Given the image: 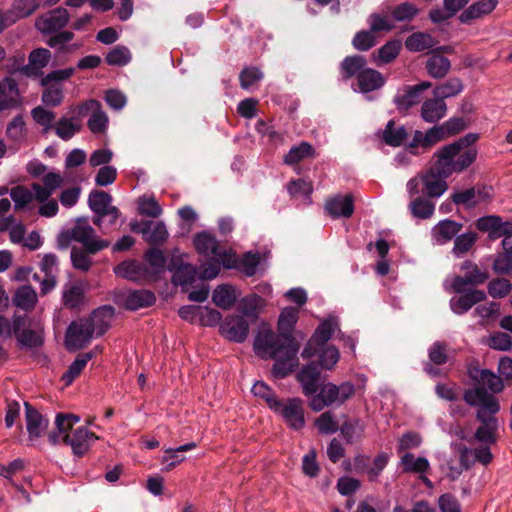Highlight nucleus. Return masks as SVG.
<instances>
[{
  "instance_id": "bf43d9fd",
  "label": "nucleus",
  "mask_w": 512,
  "mask_h": 512,
  "mask_svg": "<svg viewBox=\"0 0 512 512\" xmlns=\"http://www.w3.org/2000/svg\"><path fill=\"white\" fill-rule=\"evenodd\" d=\"M262 79L263 73L256 67H246L239 75L240 85L245 90L254 89Z\"/></svg>"
},
{
  "instance_id": "20e7f679",
  "label": "nucleus",
  "mask_w": 512,
  "mask_h": 512,
  "mask_svg": "<svg viewBox=\"0 0 512 512\" xmlns=\"http://www.w3.org/2000/svg\"><path fill=\"white\" fill-rule=\"evenodd\" d=\"M446 176L438 168V160L436 159L434 166L416 177L411 178L407 182V191L410 197L422 194L429 198H439L447 190Z\"/></svg>"
},
{
  "instance_id": "a211bd4d",
  "label": "nucleus",
  "mask_w": 512,
  "mask_h": 512,
  "mask_svg": "<svg viewBox=\"0 0 512 512\" xmlns=\"http://www.w3.org/2000/svg\"><path fill=\"white\" fill-rule=\"evenodd\" d=\"M477 228L480 231L488 232L491 239L508 237L512 234V222L503 221L501 217L489 215L481 217L477 220Z\"/></svg>"
},
{
  "instance_id": "f03ea898",
  "label": "nucleus",
  "mask_w": 512,
  "mask_h": 512,
  "mask_svg": "<svg viewBox=\"0 0 512 512\" xmlns=\"http://www.w3.org/2000/svg\"><path fill=\"white\" fill-rule=\"evenodd\" d=\"M254 352L262 359H273L272 374L277 379L288 376L299 359V344L292 335H278L265 324H262L253 343Z\"/></svg>"
},
{
  "instance_id": "9d476101",
  "label": "nucleus",
  "mask_w": 512,
  "mask_h": 512,
  "mask_svg": "<svg viewBox=\"0 0 512 512\" xmlns=\"http://www.w3.org/2000/svg\"><path fill=\"white\" fill-rule=\"evenodd\" d=\"M70 113H77L79 117H84L90 113L87 125L93 134L105 132L108 126V116L102 109L98 100L90 99L86 102L72 108Z\"/></svg>"
},
{
  "instance_id": "de8ad7c7",
  "label": "nucleus",
  "mask_w": 512,
  "mask_h": 512,
  "mask_svg": "<svg viewBox=\"0 0 512 512\" xmlns=\"http://www.w3.org/2000/svg\"><path fill=\"white\" fill-rule=\"evenodd\" d=\"M451 63L448 58L434 54L426 62V69L433 78H442L450 70Z\"/></svg>"
},
{
  "instance_id": "f8f14e48",
  "label": "nucleus",
  "mask_w": 512,
  "mask_h": 512,
  "mask_svg": "<svg viewBox=\"0 0 512 512\" xmlns=\"http://www.w3.org/2000/svg\"><path fill=\"white\" fill-rule=\"evenodd\" d=\"M67 9L58 7L40 15L35 21L36 29L43 35H51L61 31L69 22Z\"/></svg>"
},
{
  "instance_id": "4be33fe9",
  "label": "nucleus",
  "mask_w": 512,
  "mask_h": 512,
  "mask_svg": "<svg viewBox=\"0 0 512 512\" xmlns=\"http://www.w3.org/2000/svg\"><path fill=\"white\" fill-rule=\"evenodd\" d=\"M132 230L141 233L150 244H161L168 238V231L163 222L143 221L132 225Z\"/></svg>"
},
{
  "instance_id": "cd10ccee",
  "label": "nucleus",
  "mask_w": 512,
  "mask_h": 512,
  "mask_svg": "<svg viewBox=\"0 0 512 512\" xmlns=\"http://www.w3.org/2000/svg\"><path fill=\"white\" fill-rule=\"evenodd\" d=\"M325 209L332 218H349L354 212L353 197L350 194L337 195L326 202Z\"/></svg>"
},
{
  "instance_id": "e433bc0d",
  "label": "nucleus",
  "mask_w": 512,
  "mask_h": 512,
  "mask_svg": "<svg viewBox=\"0 0 512 512\" xmlns=\"http://www.w3.org/2000/svg\"><path fill=\"white\" fill-rule=\"evenodd\" d=\"M358 86L362 93H368L381 88L385 80L382 74L372 68H366L358 74Z\"/></svg>"
},
{
  "instance_id": "3c124183",
  "label": "nucleus",
  "mask_w": 512,
  "mask_h": 512,
  "mask_svg": "<svg viewBox=\"0 0 512 512\" xmlns=\"http://www.w3.org/2000/svg\"><path fill=\"white\" fill-rule=\"evenodd\" d=\"M93 355V352H87L76 357L69 366L67 372L62 376V380L66 385H70L74 379L81 374L88 361L92 359Z\"/></svg>"
},
{
  "instance_id": "4c0bfd02",
  "label": "nucleus",
  "mask_w": 512,
  "mask_h": 512,
  "mask_svg": "<svg viewBox=\"0 0 512 512\" xmlns=\"http://www.w3.org/2000/svg\"><path fill=\"white\" fill-rule=\"evenodd\" d=\"M316 151L314 147L306 142L302 141L298 145L290 148L288 153L284 156L283 162L289 166L296 165L303 160L313 159L316 157Z\"/></svg>"
},
{
  "instance_id": "0e129e2a",
  "label": "nucleus",
  "mask_w": 512,
  "mask_h": 512,
  "mask_svg": "<svg viewBox=\"0 0 512 512\" xmlns=\"http://www.w3.org/2000/svg\"><path fill=\"white\" fill-rule=\"evenodd\" d=\"M131 60V53L129 49L125 46H115L109 53L106 55V62L109 65L113 66H124L128 64Z\"/></svg>"
},
{
  "instance_id": "4d7b16f0",
  "label": "nucleus",
  "mask_w": 512,
  "mask_h": 512,
  "mask_svg": "<svg viewBox=\"0 0 512 512\" xmlns=\"http://www.w3.org/2000/svg\"><path fill=\"white\" fill-rule=\"evenodd\" d=\"M236 261L234 268H239L247 276H253L260 263V255L258 252H247L240 259L236 257Z\"/></svg>"
},
{
  "instance_id": "603ef678",
  "label": "nucleus",
  "mask_w": 512,
  "mask_h": 512,
  "mask_svg": "<svg viewBox=\"0 0 512 512\" xmlns=\"http://www.w3.org/2000/svg\"><path fill=\"white\" fill-rule=\"evenodd\" d=\"M114 273L119 277L138 281L142 277L143 267L136 261H124L114 268Z\"/></svg>"
},
{
  "instance_id": "4468645a",
  "label": "nucleus",
  "mask_w": 512,
  "mask_h": 512,
  "mask_svg": "<svg viewBox=\"0 0 512 512\" xmlns=\"http://www.w3.org/2000/svg\"><path fill=\"white\" fill-rule=\"evenodd\" d=\"M445 138L446 137L440 125H435L429 128L426 132L416 130L413 134L412 140L408 144V148L413 156H416L421 153L420 150L424 152Z\"/></svg>"
},
{
  "instance_id": "7ed1b4c3",
  "label": "nucleus",
  "mask_w": 512,
  "mask_h": 512,
  "mask_svg": "<svg viewBox=\"0 0 512 512\" xmlns=\"http://www.w3.org/2000/svg\"><path fill=\"white\" fill-rule=\"evenodd\" d=\"M78 242L91 254L107 248L110 242L96 237L95 230L85 218L76 220L74 226L66 231H63L58 236V246L62 249L67 248L70 243Z\"/></svg>"
},
{
  "instance_id": "5fc2aeb1",
  "label": "nucleus",
  "mask_w": 512,
  "mask_h": 512,
  "mask_svg": "<svg viewBox=\"0 0 512 512\" xmlns=\"http://www.w3.org/2000/svg\"><path fill=\"white\" fill-rule=\"evenodd\" d=\"M406 48L411 52H420L433 46V38L427 33H413L405 41Z\"/></svg>"
},
{
  "instance_id": "e2e57ef3",
  "label": "nucleus",
  "mask_w": 512,
  "mask_h": 512,
  "mask_svg": "<svg viewBox=\"0 0 512 512\" xmlns=\"http://www.w3.org/2000/svg\"><path fill=\"white\" fill-rule=\"evenodd\" d=\"M139 214L157 218L162 214V208L154 197L143 196L138 201Z\"/></svg>"
},
{
  "instance_id": "a878e982",
  "label": "nucleus",
  "mask_w": 512,
  "mask_h": 512,
  "mask_svg": "<svg viewBox=\"0 0 512 512\" xmlns=\"http://www.w3.org/2000/svg\"><path fill=\"white\" fill-rule=\"evenodd\" d=\"M491 445L482 444L478 448H460V462L464 469H469L475 462L487 465L492 461Z\"/></svg>"
},
{
  "instance_id": "69168bd1",
  "label": "nucleus",
  "mask_w": 512,
  "mask_h": 512,
  "mask_svg": "<svg viewBox=\"0 0 512 512\" xmlns=\"http://www.w3.org/2000/svg\"><path fill=\"white\" fill-rule=\"evenodd\" d=\"M264 304L265 301L262 297L257 294H252L242 299L241 310L247 317H256Z\"/></svg>"
},
{
  "instance_id": "6e6552de",
  "label": "nucleus",
  "mask_w": 512,
  "mask_h": 512,
  "mask_svg": "<svg viewBox=\"0 0 512 512\" xmlns=\"http://www.w3.org/2000/svg\"><path fill=\"white\" fill-rule=\"evenodd\" d=\"M463 275L454 276L450 283V289L455 293H463L467 289L484 284L489 279V274L481 270L472 261H464L460 266Z\"/></svg>"
},
{
  "instance_id": "c03bdc74",
  "label": "nucleus",
  "mask_w": 512,
  "mask_h": 512,
  "mask_svg": "<svg viewBox=\"0 0 512 512\" xmlns=\"http://www.w3.org/2000/svg\"><path fill=\"white\" fill-rule=\"evenodd\" d=\"M408 133L404 126H396L393 120H390L382 132L383 141L393 147L401 146L407 139Z\"/></svg>"
},
{
  "instance_id": "b1692460",
  "label": "nucleus",
  "mask_w": 512,
  "mask_h": 512,
  "mask_svg": "<svg viewBox=\"0 0 512 512\" xmlns=\"http://www.w3.org/2000/svg\"><path fill=\"white\" fill-rule=\"evenodd\" d=\"M499 0H479L468 6L459 16L461 23L468 24L473 20L490 15L498 6Z\"/></svg>"
},
{
  "instance_id": "5701e85b",
  "label": "nucleus",
  "mask_w": 512,
  "mask_h": 512,
  "mask_svg": "<svg viewBox=\"0 0 512 512\" xmlns=\"http://www.w3.org/2000/svg\"><path fill=\"white\" fill-rule=\"evenodd\" d=\"M179 259H172L168 269L173 273L174 284L182 287L192 285L198 278L196 266L189 263L178 264Z\"/></svg>"
},
{
  "instance_id": "09e8293b",
  "label": "nucleus",
  "mask_w": 512,
  "mask_h": 512,
  "mask_svg": "<svg viewBox=\"0 0 512 512\" xmlns=\"http://www.w3.org/2000/svg\"><path fill=\"white\" fill-rule=\"evenodd\" d=\"M500 305L497 302H488L476 306L472 315L479 318L480 326H487L499 314Z\"/></svg>"
},
{
  "instance_id": "f257e3e1",
  "label": "nucleus",
  "mask_w": 512,
  "mask_h": 512,
  "mask_svg": "<svg viewBox=\"0 0 512 512\" xmlns=\"http://www.w3.org/2000/svg\"><path fill=\"white\" fill-rule=\"evenodd\" d=\"M467 373L474 386L465 390L463 399L467 405L476 408V420L480 422L474 439L484 445H494L498 441L499 431L496 414L500 411V403L495 394L502 392L504 385L489 369L470 365Z\"/></svg>"
},
{
  "instance_id": "052dcab7",
  "label": "nucleus",
  "mask_w": 512,
  "mask_h": 512,
  "mask_svg": "<svg viewBox=\"0 0 512 512\" xmlns=\"http://www.w3.org/2000/svg\"><path fill=\"white\" fill-rule=\"evenodd\" d=\"M476 240L477 234L475 232H466L458 235L454 240L453 254L461 257L473 247Z\"/></svg>"
},
{
  "instance_id": "dca6fc26",
  "label": "nucleus",
  "mask_w": 512,
  "mask_h": 512,
  "mask_svg": "<svg viewBox=\"0 0 512 512\" xmlns=\"http://www.w3.org/2000/svg\"><path fill=\"white\" fill-rule=\"evenodd\" d=\"M431 86L430 82L423 81L419 84L405 86L403 89H400L394 98L397 109L401 112H406L412 106L420 103L423 91L429 89Z\"/></svg>"
},
{
  "instance_id": "39448f33",
  "label": "nucleus",
  "mask_w": 512,
  "mask_h": 512,
  "mask_svg": "<svg viewBox=\"0 0 512 512\" xmlns=\"http://www.w3.org/2000/svg\"><path fill=\"white\" fill-rule=\"evenodd\" d=\"M355 392L351 382H343L335 385L328 382L320 388L319 392L310 399V407L313 411H321L327 406H340Z\"/></svg>"
},
{
  "instance_id": "393cba45",
  "label": "nucleus",
  "mask_w": 512,
  "mask_h": 512,
  "mask_svg": "<svg viewBox=\"0 0 512 512\" xmlns=\"http://www.w3.org/2000/svg\"><path fill=\"white\" fill-rule=\"evenodd\" d=\"M20 104V94L17 82L6 77L0 82V112L10 110Z\"/></svg>"
},
{
  "instance_id": "13d9d810",
  "label": "nucleus",
  "mask_w": 512,
  "mask_h": 512,
  "mask_svg": "<svg viewBox=\"0 0 512 512\" xmlns=\"http://www.w3.org/2000/svg\"><path fill=\"white\" fill-rule=\"evenodd\" d=\"M340 432L347 443H354L362 437L364 426L359 419H353L343 423L340 427Z\"/></svg>"
},
{
  "instance_id": "f704fd0d",
  "label": "nucleus",
  "mask_w": 512,
  "mask_h": 512,
  "mask_svg": "<svg viewBox=\"0 0 512 512\" xmlns=\"http://www.w3.org/2000/svg\"><path fill=\"white\" fill-rule=\"evenodd\" d=\"M51 52L46 48H37L30 52L29 62L23 67V72L27 76H39L42 69L45 68L51 60Z\"/></svg>"
},
{
  "instance_id": "72a5a7b5",
  "label": "nucleus",
  "mask_w": 512,
  "mask_h": 512,
  "mask_svg": "<svg viewBox=\"0 0 512 512\" xmlns=\"http://www.w3.org/2000/svg\"><path fill=\"white\" fill-rule=\"evenodd\" d=\"M462 229V224L456 221L445 219L437 223L431 231L433 240L443 245L451 241Z\"/></svg>"
},
{
  "instance_id": "774afa93",
  "label": "nucleus",
  "mask_w": 512,
  "mask_h": 512,
  "mask_svg": "<svg viewBox=\"0 0 512 512\" xmlns=\"http://www.w3.org/2000/svg\"><path fill=\"white\" fill-rule=\"evenodd\" d=\"M89 252L86 249L73 247L71 249V261L75 269L87 272L91 265L92 259L89 256Z\"/></svg>"
},
{
  "instance_id": "58836bf2",
  "label": "nucleus",
  "mask_w": 512,
  "mask_h": 512,
  "mask_svg": "<svg viewBox=\"0 0 512 512\" xmlns=\"http://www.w3.org/2000/svg\"><path fill=\"white\" fill-rule=\"evenodd\" d=\"M418 194L411 197L409 209L411 214L419 219H428L434 214L435 203L429 197Z\"/></svg>"
},
{
  "instance_id": "a19ab883",
  "label": "nucleus",
  "mask_w": 512,
  "mask_h": 512,
  "mask_svg": "<svg viewBox=\"0 0 512 512\" xmlns=\"http://www.w3.org/2000/svg\"><path fill=\"white\" fill-rule=\"evenodd\" d=\"M236 300V291L231 285H219L212 294L213 303L224 310L230 309L235 304Z\"/></svg>"
},
{
  "instance_id": "c85d7f7f",
  "label": "nucleus",
  "mask_w": 512,
  "mask_h": 512,
  "mask_svg": "<svg viewBox=\"0 0 512 512\" xmlns=\"http://www.w3.org/2000/svg\"><path fill=\"white\" fill-rule=\"evenodd\" d=\"M25 405L26 426L31 441L38 439L42 436L48 427V420L42 416L34 407L28 402Z\"/></svg>"
},
{
  "instance_id": "7c9ffc66",
  "label": "nucleus",
  "mask_w": 512,
  "mask_h": 512,
  "mask_svg": "<svg viewBox=\"0 0 512 512\" xmlns=\"http://www.w3.org/2000/svg\"><path fill=\"white\" fill-rule=\"evenodd\" d=\"M447 114L445 101L438 97L425 100L420 109V117L427 123H437Z\"/></svg>"
},
{
  "instance_id": "c756f323",
  "label": "nucleus",
  "mask_w": 512,
  "mask_h": 512,
  "mask_svg": "<svg viewBox=\"0 0 512 512\" xmlns=\"http://www.w3.org/2000/svg\"><path fill=\"white\" fill-rule=\"evenodd\" d=\"M400 465L403 472L419 474L420 479L425 484H431L430 480L424 476L430 469V463L427 458L416 457L414 454L407 452L401 457Z\"/></svg>"
},
{
  "instance_id": "37998d69",
  "label": "nucleus",
  "mask_w": 512,
  "mask_h": 512,
  "mask_svg": "<svg viewBox=\"0 0 512 512\" xmlns=\"http://www.w3.org/2000/svg\"><path fill=\"white\" fill-rule=\"evenodd\" d=\"M401 50V42L398 40L388 41L381 48L372 54L373 61L378 65L392 62Z\"/></svg>"
},
{
  "instance_id": "2eb2a0df",
  "label": "nucleus",
  "mask_w": 512,
  "mask_h": 512,
  "mask_svg": "<svg viewBox=\"0 0 512 512\" xmlns=\"http://www.w3.org/2000/svg\"><path fill=\"white\" fill-rule=\"evenodd\" d=\"M219 331L229 341L243 343L249 334V324L242 316L230 315L220 323Z\"/></svg>"
},
{
  "instance_id": "0eeeda50",
  "label": "nucleus",
  "mask_w": 512,
  "mask_h": 512,
  "mask_svg": "<svg viewBox=\"0 0 512 512\" xmlns=\"http://www.w3.org/2000/svg\"><path fill=\"white\" fill-rule=\"evenodd\" d=\"M477 149H459L449 155L444 152V146L438 149L434 157L438 160V168L442 174L451 176L453 173H460L467 169L477 158Z\"/></svg>"
},
{
  "instance_id": "a18cd8bd",
  "label": "nucleus",
  "mask_w": 512,
  "mask_h": 512,
  "mask_svg": "<svg viewBox=\"0 0 512 512\" xmlns=\"http://www.w3.org/2000/svg\"><path fill=\"white\" fill-rule=\"evenodd\" d=\"M366 60L363 56L360 55H354L346 57L340 67V73L344 80H347L351 78L352 76L356 75L358 77V74L360 71L366 69Z\"/></svg>"
},
{
  "instance_id": "49530a36",
  "label": "nucleus",
  "mask_w": 512,
  "mask_h": 512,
  "mask_svg": "<svg viewBox=\"0 0 512 512\" xmlns=\"http://www.w3.org/2000/svg\"><path fill=\"white\" fill-rule=\"evenodd\" d=\"M463 91V83L459 78H449L433 89V96L442 99L455 97Z\"/></svg>"
},
{
  "instance_id": "ea45409f",
  "label": "nucleus",
  "mask_w": 512,
  "mask_h": 512,
  "mask_svg": "<svg viewBox=\"0 0 512 512\" xmlns=\"http://www.w3.org/2000/svg\"><path fill=\"white\" fill-rule=\"evenodd\" d=\"M80 118L81 117L78 115L72 117H61L54 127L56 135L64 141L70 140L81 130Z\"/></svg>"
},
{
  "instance_id": "79ce46f5",
  "label": "nucleus",
  "mask_w": 512,
  "mask_h": 512,
  "mask_svg": "<svg viewBox=\"0 0 512 512\" xmlns=\"http://www.w3.org/2000/svg\"><path fill=\"white\" fill-rule=\"evenodd\" d=\"M39 7L38 0H14L7 10L14 23L31 16Z\"/></svg>"
},
{
  "instance_id": "2f4dec72",
  "label": "nucleus",
  "mask_w": 512,
  "mask_h": 512,
  "mask_svg": "<svg viewBox=\"0 0 512 512\" xmlns=\"http://www.w3.org/2000/svg\"><path fill=\"white\" fill-rule=\"evenodd\" d=\"M114 312L113 307L102 306L94 310L89 318H86L96 337L102 336L108 330Z\"/></svg>"
},
{
  "instance_id": "864d4df0",
  "label": "nucleus",
  "mask_w": 512,
  "mask_h": 512,
  "mask_svg": "<svg viewBox=\"0 0 512 512\" xmlns=\"http://www.w3.org/2000/svg\"><path fill=\"white\" fill-rule=\"evenodd\" d=\"M298 313L299 311L295 307H286L281 311L278 319V330L283 336L291 335L298 320Z\"/></svg>"
},
{
  "instance_id": "bb28decb",
  "label": "nucleus",
  "mask_w": 512,
  "mask_h": 512,
  "mask_svg": "<svg viewBox=\"0 0 512 512\" xmlns=\"http://www.w3.org/2000/svg\"><path fill=\"white\" fill-rule=\"evenodd\" d=\"M80 417L75 414H58L55 419L56 432L49 434L48 438L53 445L66 442L67 434H71L72 428L79 423Z\"/></svg>"
},
{
  "instance_id": "412c9836",
  "label": "nucleus",
  "mask_w": 512,
  "mask_h": 512,
  "mask_svg": "<svg viewBox=\"0 0 512 512\" xmlns=\"http://www.w3.org/2000/svg\"><path fill=\"white\" fill-rule=\"evenodd\" d=\"M155 295L148 290H130L118 296V301L128 310H138L155 303Z\"/></svg>"
},
{
  "instance_id": "473e14b6",
  "label": "nucleus",
  "mask_w": 512,
  "mask_h": 512,
  "mask_svg": "<svg viewBox=\"0 0 512 512\" xmlns=\"http://www.w3.org/2000/svg\"><path fill=\"white\" fill-rule=\"evenodd\" d=\"M319 376L320 371L315 363H309L300 370L297 379L302 386L305 396L312 397L316 394Z\"/></svg>"
},
{
  "instance_id": "aec40b11",
  "label": "nucleus",
  "mask_w": 512,
  "mask_h": 512,
  "mask_svg": "<svg viewBox=\"0 0 512 512\" xmlns=\"http://www.w3.org/2000/svg\"><path fill=\"white\" fill-rule=\"evenodd\" d=\"M337 328V323L332 320L328 319L320 323V325L315 330L313 336L305 346V348L302 351V357L303 358H310L315 354V347L314 346H323L326 344V342L332 337L333 333L335 332Z\"/></svg>"
},
{
  "instance_id": "f3484780",
  "label": "nucleus",
  "mask_w": 512,
  "mask_h": 512,
  "mask_svg": "<svg viewBox=\"0 0 512 512\" xmlns=\"http://www.w3.org/2000/svg\"><path fill=\"white\" fill-rule=\"evenodd\" d=\"M457 297H452L449 301L450 309L456 315L467 313L474 305L486 300L485 291L478 289H467L463 293H459Z\"/></svg>"
},
{
  "instance_id": "1a4fd4ad",
  "label": "nucleus",
  "mask_w": 512,
  "mask_h": 512,
  "mask_svg": "<svg viewBox=\"0 0 512 512\" xmlns=\"http://www.w3.org/2000/svg\"><path fill=\"white\" fill-rule=\"evenodd\" d=\"M112 197L104 191L93 190L88 197V205L90 209L96 214L93 222L96 226L101 227L105 222L106 217H111L110 224L116 225L120 216L117 207L111 206Z\"/></svg>"
},
{
  "instance_id": "423d86ee",
  "label": "nucleus",
  "mask_w": 512,
  "mask_h": 512,
  "mask_svg": "<svg viewBox=\"0 0 512 512\" xmlns=\"http://www.w3.org/2000/svg\"><path fill=\"white\" fill-rule=\"evenodd\" d=\"M194 245L199 254L221 262L225 268L231 269L237 265L236 255L231 250L222 249L215 236L209 232L197 233L194 237Z\"/></svg>"
},
{
  "instance_id": "c9c22d12",
  "label": "nucleus",
  "mask_w": 512,
  "mask_h": 512,
  "mask_svg": "<svg viewBox=\"0 0 512 512\" xmlns=\"http://www.w3.org/2000/svg\"><path fill=\"white\" fill-rule=\"evenodd\" d=\"M12 302L18 309L30 312L38 302V295L32 286L22 285L15 291Z\"/></svg>"
},
{
  "instance_id": "680f3d73",
  "label": "nucleus",
  "mask_w": 512,
  "mask_h": 512,
  "mask_svg": "<svg viewBox=\"0 0 512 512\" xmlns=\"http://www.w3.org/2000/svg\"><path fill=\"white\" fill-rule=\"evenodd\" d=\"M15 336L19 346L22 348H35L41 346L43 343L41 333L31 329H24Z\"/></svg>"
},
{
  "instance_id": "9b49d317",
  "label": "nucleus",
  "mask_w": 512,
  "mask_h": 512,
  "mask_svg": "<svg viewBox=\"0 0 512 512\" xmlns=\"http://www.w3.org/2000/svg\"><path fill=\"white\" fill-rule=\"evenodd\" d=\"M284 422L294 430H300L305 425L303 401L299 398L279 400L272 409Z\"/></svg>"
},
{
  "instance_id": "ddd939ff",
  "label": "nucleus",
  "mask_w": 512,
  "mask_h": 512,
  "mask_svg": "<svg viewBox=\"0 0 512 512\" xmlns=\"http://www.w3.org/2000/svg\"><path fill=\"white\" fill-rule=\"evenodd\" d=\"M94 336L95 333L87 319H80L69 325L65 344L68 350L74 351L84 347Z\"/></svg>"
},
{
  "instance_id": "6ab92c4d",
  "label": "nucleus",
  "mask_w": 512,
  "mask_h": 512,
  "mask_svg": "<svg viewBox=\"0 0 512 512\" xmlns=\"http://www.w3.org/2000/svg\"><path fill=\"white\" fill-rule=\"evenodd\" d=\"M98 440L93 432L86 427H78L67 434L65 444L69 445L74 455L81 457L88 452L93 442Z\"/></svg>"
},
{
  "instance_id": "8fccbe9b",
  "label": "nucleus",
  "mask_w": 512,
  "mask_h": 512,
  "mask_svg": "<svg viewBox=\"0 0 512 512\" xmlns=\"http://www.w3.org/2000/svg\"><path fill=\"white\" fill-rule=\"evenodd\" d=\"M196 447L197 444L195 442H190L176 448L165 449L166 455H164L162 458V462L167 464L165 470L169 471L170 469L184 461L185 458L179 455L180 452H187L195 449Z\"/></svg>"
},
{
  "instance_id": "338daca9",
  "label": "nucleus",
  "mask_w": 512,
  "mask_h": 512,
  "mask_svg": "<svg viewBox=\"0 0 512 512\" xmlns=\"http://www.w3.org/2000/svg\"><path fill=\"white\" fill-rule=\"evenodd\" d=\"M287 190L292 197L309 199L313 192V185L304 179L291 180L287 185Z\"/></svg>"
},
{
  "instance_id": "6e6d98bb",
  "label": "nucleus",
  "mask_w": 512,
  "mask_h": 512,
  "mask_svg": "<svg viewBox=\"0 0 512 512\" xmlns=\"http://www.w3.org/2000/svg\"><path fill=\"white\" fill-rule=\"evenodd\" d=\"M46 88L42 94V102L51 107H57L64 98L63 87L59 83L44 85Z\"/></svg>"
}]
</instances>
